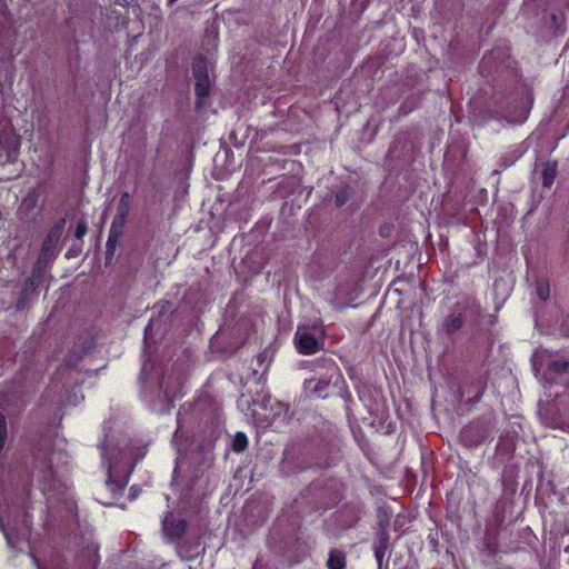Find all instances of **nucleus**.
I'll return each mask as SVG.
<instances>
[{
	"label": "nucleus",
	"instance_id": "1",
	"mask_svg": "<svg viewBox=\"0 0 569 569\" xmlns=\"http://www.w3.org/2000/svg\"><path fill=\"white\" fill-rule=\"evenodd\" d=\"M64 227L66 219L61 218L58 221H56L49 229L42 242L37 261L32 267V271L30 274L32 276V279L37 278L42 280L49 262L53 261L57 258L59 253L58 244L64 230Z\"/></svg>",
	"mask_w": 569,
	"mask_h": 569
},
{
	"label": "nucleus",
	"instance_id": "2",
	"mask_svg": "<svg viewBox=\"0 0 569 569\" xmlns=\"http://www.w3.org/2000/svg\"><path fill=\"white\" fill-rule=\"evenodd\" d=\"M505 519V506L500 501H497L492 509L491 517L486 520L483 532V550L490 557L496 556L499 551V535Z\"/></svg>",
	"mask_w": 569,
	"mask_h": 569
},
{
	"label": "nucleus",
	"instance_id": "3",
	"mask_svg": "<svg viewBox=\"0 0 569 569\" xmlns=\"http://www.w3.org/2000/svg\"><path fill=\"white\" fill-rule=\"evenodd\" d=\"M191 69L192 76L196 80V108L201 109L203 107L202 99L208 98L211 91V81L209 77L207 59L202 54L196 56L192 60Z\"/></svg>",
	"mask_w": 569,
	"mask_h": 569
},
{
	"label": "nucleus",
	"instance_id": "4",
	"mask_svg": "<svg viewBox=\"0 0 569 569\" xmlns=\"http://www.w3.org/2000/svg\"><path fill=\"white\" fill-rule=\"evenodd\" d=\"M76 562L81 569H97L100 563L99 545L92 536L79 537Z\"/></svg>",
	"mask_w": 569,
	"mask_h": 569
},
{
	"label": "nucleus",
	"instance_id": "5",
	"mask_svg": "<svg viewBox=\"0 0 569 569\" xmlns=\"http://www.w3.org/2000/svg\"><path fill=\"white\" fill-rule=\"evenodd\" d=\"M101 457L107 465V480L108 489L113 493H121L128 485L129 473L124 471L123 476L118 477V465L112 457L108 456L107 445L103 442L100 446Z\"/></svg>",
	"mask_w": 569,
	"mask_h": 569
},
{
	"label": "nucleus",
	"instance_id": "6",
	"mask_svg": "<svg viewBox=\"0 0 569 569\" xmlns=\"http://www.w3.org/2000/svg\"><path fill=\"white\" fill-rule=\"evenodd\" d=\"M459 437L465 447L476 448L488 439L489 427L483 421H473L460 430Z\"/></svg>",
	"mask_w": 569,
	"mask_h": 569
},
{
	"label": "nucleus",
	"instance_id": "7",
	"mask_svg": "<svg viewBox=\"0 0 569 569\" xmlns=\"http://www.w3.org/2000/svg\"><path fill=\"white\" fill-rule=\"evenodd\" d=\"M158 386L167 402H173L176 399L183 396V381L181 375L174 371L162 375L158 380Z\"/></svg>",
	"mask_w": 569,
	"mask_h": 569
},
{
	"label": "nucleus",
	"instance_id": "8",
	"mask_svg": "<svg viewBox=\"0 0 569 569\" xmlns=\"http://www.w3.org/2000/svg\"><path fill=\"white\" fill-rule=\"evenodd\" d=\"M388 528L389 519H379L372 546L378 569H381L386 553L390 548V535Z\"/></svg>",
	"mask_w": 569,
	"mask_h": 569
},
{
	"label": "nucleus",
	"instance_id": "9",
	"mask_svg": "<svg viewBox=\"0 0 569 569\" xmlns=\"http://www.w3.org/2000/svg\"><path fill=\"white\" fill-rule=\"evenodd\" d=\"M187 528L188 522L184 519H176L170 513L162 519V531L164 536L176 545L181 541Z\"/></svg>",
	"mask_w": 569,
	"mask_h": 569
},
{
	"label": "nucleus",
	"instance_id": "10",
	"mask_svg": "<svg viewBox=\"0 0 569 569\" xmlns=\"http://www.w3.org/2000/svg\"><path fill=\"white\" fill-rule=\"evenodd\" d=\"M331 373L329 378L307 379L305 388L315 397L325 399L328 397V389L333 376H339V368L331 360Z\"/></svg>",
	"mask_w": 569,
	"mask_h": 569
},
{
	"label": "nucleus",
	"instance_id": "11",
	"mask_svg": "<svg viewBox=\"0 0 569 569\" xmlns=\"http://www.w3.org/2000/svg\"><path fill=\"white\" fill-rule=\"evenodd\" d=\"M123 224H124V218L123 216H117L114 217L112 223H111V227H110V230H109V234H108V239H107V243H106V258L107 260L108 259H111L114 254V251L117 249V246L119 243V240L123 233Z\"/></svg>",
	"mask_w": 569,
	"mask_h": 569
},
{
	"label": "nucleus",
	"instance_id": "12",
	"mask_svg": "<svg viewBox=\"0 0 569 569\" xmlns=\"http://www.w3.org/2000/svg\"><path fill=\"white\" fill-rule=\"evenodd\" d=\"M41 281V279H32V276L26 279L20 291L19 298L16 302L17 311H24L29 309L31 299L34 296L37 288L39 287Z\"/></svg>",
	"mask_w": 569,
	"mask_h": 569
},
{
	"label": "nucleus",
	"instance_id": "13",
	"mask_svg": "<svg viewBox=\"0 0 569 569\" xmlns=\"http://www.w3.org/2000/svg\"><path fill=\"white\" fill-rule=\"evenodd\" d=\"M296 347L300 355L310 356L321 349V342L310 332H297Z\"/></svg>",
	"mask_w": 569,
	"mask_h": 569
},
{
	"label": "nucleus",
	"instance_id": "14",
	"mask_svg": "<svg viewBox=\"0 0 569 569\" xmlns=\"http://www.w3.org/2000/svg\"><path fill=\"white\" fill-rule=\"evenodd\" d=\"M466 316L462 312H452L446 316L441 323V330L447 336L457 333L465 325Z\"/></svg>",
	"mask_w": 569,
	"mask_h": 569
},
{
	"label": "nucleus",
	"instance_id": "15",
	"mask_svg": "<svg viewBox=\"0 0 569 569\" xmlns=\"http://www.w3.org/2000/svg\"><path fill=\"white\" fill-rule=\"evenodd\" d=\"M486 389H487V378L486 377L480 376L477 379H475L466 390V392L468 395H472L469 398L468 402L472 406L480 402L485 395Z\"/></svg>",
	"mask_w": 569,
	"mask_h": 569
},
{
	"label": "nucleus",
	"instance_id": "16",
	"mask_svg": "<svg viewBox=\"0 0 569 569\" xmlns=\"http://www.w3.org/2000/svg\"><path fill=\"white\" fill-rule=\"evenodd\" d=\"M200 542L188 543L187 541H180L177 543V551L179 556L187 560L192 561L199 556Z\"/></svg>",
	"mask_w": 569,
	"mask_h": 569
},
{
	"label": "nucleus",
	"instance_id": "17",
	"mask_svg": "<svg viewBox=\"0 0 569 569\" xmlns=\"http://www.w3.org/2000/svg\"><path fill=\"white\" fill-rule=\"evenodd\" d=\"M347 567V557L346 553L338 549H332L329 551V557L327 560L328 569H346Z\"/></svg>",
	"mask_w": 569,
	"mask_h": 569
},
{
	"label": "nucleus",
	"instance_id": "18",
	"mask_svg": "<svg viewBox=\"0 0 569 569\" xmlns=\"http://www.w3.org/2000/svg\"><path fill=\"white\" fill-rule=\"evenodd\" d=\"M36 569H68L67 561L59 557L52 558L48 565L42 566L36 556L31 555Z\"/></svg>",
	"mask_w": 569,
	"mask_h": 569
},
{
	"label": "nucleus",
	"instance_id": "19",
	"mask_svg": "<svg viewBox=\"0 0 569 569\" xmlns=\"http://www.w3.org/2000/svg\"><path fill=\"white\" fill-rule=\"evenodd\" d=\"M566 16L563 12L550 14V28L553 29L556 36L563 34L566 32Z\"/></svg>",
	"mask_w": 569,
	"mask_h": 569
},
{
	"label": "nucleus",
	"instance_id": "20",
	"mask_svg": "<svg viewBox=\"0 0 569 569\" xmlns=\"http://www.w3.org/2000/svg\"><path fill=\"white\" fill-rule=\"evenodd\" d=\"M345 288L343 286H338L335 291V298L331 299L330 303L336 310L346 309L349 303L352 301V298L342 299Z\"/></svg>",
	"mask_w": 569,
	"mask_h": 569
},
{
	"label": "nucleus",
	"instance_id": "21",
	"mask_svg": "<svg viewBox=\"0 0 569 569\" xmlns=\"http://www.w3.org/2000/svg\"><path fill=\"white\" fill-rule=\"evenodd\" d=\"M249 445L248 437L244 432H237L232 439L231 449L233 452L240 453L243 452Z\"/></svg>",
	"mask_w": 569,
	"mask_h": 569
},
{
	"label": "nucleus",
	"instance_id": "22",
	"mask_svg": "<svg viewBox=\"0 0 569 569\" xmlns=\"http://www.w3.org/2000/svg\"><path fill=\"white\" fill-rule=\"evenodd\" d=\"M352 189L350 186L341 187L335 194V204L338 208L343 207L351 198Z\"/></svg>",
	"mask_w": 569,
	"mask_h": 569
},
{
	"label": "nucleus",
	"instance_id": "23",
	"mask_svg": "<svg viewBox=\"0 0 569 569\" xmlns=\"http://www.w3.org/2000/svg\"><path fill=\"white\" fill-rule=\"evenodd\" d=\"M556 176V164H547L542 170V186L546 188H550L555 182Z\"/></svg>",
	"mask_w": 569,
	"mask_h": 569
},
{
	"label": "nucleus",
	"instance_id": "24",
	"mask_svg": "<svg viewBox=\"0 0 569 569\" xmlns=\"http://www.w3.org/2000/svg\"><path fill=\"white\" fill-rule=\"evenodd\" d=\"M569 368V362L566 360H552L548 363V371L556 375L565 373Z\"/></svg>",
	"mask_w": 569,
	"mask_h": 569
},
{
	"label": "nucleus",
	"instance_id": "25",
	"mask_svg": "<svg viewBox=\"0 0 569 569\" xmlns=\"http://www.w3.org/2000/svg\"><path fill=\"white\" fill-rule=\"evenodd\" d=\"M153 369V365L150 362V361H144V363L142 365V368H141V371H140V375H139V379L146 383L148 380L151 379V373L150 371Z\"/></svg>",
	"mask_w": 569,
	"mask_h": 569
},
{
	"label": "nucleus",
	"instance_id": "26",
	"mask_svg": "<svg viewBox=\"0 0 569 569\" xmlns=\"http://www.w3.org/2000/svg\"><path fill=\"white\" fill-rule=\"evenodd\" d=\"M88 231V222L84 218L80 219L77 223L76 230H74V237L77 239H82Z\"/></svg>",
	"mask_w": 569,
	"mask_h": 569
},
{
	"label": "nucleus",
	"instance_id": "27",
	"mask_svg": "<svg viewBox=\"0 0 569 569\" xmlns=\"http://www.w3.org/2000/svg\"><path fill=\"white\" fill-rule=\"evenodd\" d=\"M537 296L541 300H547L550 296V288L548 282H540L537 286Z\"/></svg>",
	"mask_w": 569,
	"mask_h": 569
},
{
	"label": "nucleus",
	"instance_id": "28",
	"mask_svg": "<svg viewBox=\"0 0 569 569\" xmlns=\"http://www.w3.org/2000/svg\"><path fill=\"white\" fill-rule=\"evenodd\" d=\"M529 109L530 107L523 106L519 109L518 112H516L515 114H510V118L515 121L523 122L528 118Z\"/></svg>",
	"mask_w": 569,
	"mask_h": 569
},
{
	"label": "nucleus",
	"instance_id": "29",
	"mask_svg": "<svg viewBox=\"0 0 569 569\" xmlns=\"http://www.w3.org/2000/svg\"><path fill=\"white\" fill-rule=\"evenodd\" d=\"M498 54H499V51H498V50H497V51H496V50H492V51L490 52V54L485 56V57H483V59H482V61H481V67H485L491 58H496Z\"/></svg>",
	"mask_w": 569,
	"mask_h": 569
},
{
	"label": "nucleus",
	"instance_id": "30",
	"mask_svg": "<svg viewBox=\"0 0 569 569\" xmlns=\"http://www.w3.org/2000/svg\"><path fill=\"white\" fill-rule=\"evenodd\" d=\"M160 307L159 315L166 313L171 308V302L164 301L158 305Z\"/></svg>",
	"mask_w": 569,
	"mask_h": 569
},
{
	"label": "nucleus",
	"instance_id": "31",
	"mask_svg": "<svg viewBox=\"0 0 569 569\" xmlns=\"http://www.w3.org/2000/svg\"><path fill=\"white\" fill-rule=\"evenodd\" d=\"M187 497H193V486L188 488V492L186 493Z\"/></svg>",
	"mask_w": 569,
	"mask_h": 569
},
{
	"label": "nucleus",
	"instance_id": "32",
	"mask_svg": "<svg viewBox=\"0 0 569 569\" xmlns=\"http://www.w3.org/2000/svg\"><path fill=\"white\" fill-rule=\"evenodd\" d=\"M48 472L50 473V476H53V473H54V472H53L52 467H49V468H48Z\"/></svg>",
	"mask_w": 569,
	"mask_h": 569
},
{
	"label": "nucleus",
	"instance_id": "33",
	"mask_svg": "<svg viewBox=\"0 0 569 569\" xmlns=\"http://www.w3.org/2000/svg\"><path fill=\"white\" fill-rule=\"evenodd\" d=\"M14 142V149L19 146V141L17 139L13 140Z\"/></svg>",
	"mask_w": 569,
	"mask_h": 569
},
{
	"label": "nucleus",
	"instance_id": "34",
	"mask_svg": "<svg viewBox=\"0 0 569 569\" xmlns=\"http://www.w3.org/2000/svg\"><path fill=\"white\" fill-rule=\"evenodd\" d=\"M168 1V4H172L174 2H177L178 0H167Z\"/></svg>",
	"mask_w": 569,
	"mask_h": 569
},
{
	"label": "nucleus",
	"instance_id": "35",
	"mask_svg": "<svg viewBox=\"0 0 569 569\" xmlns=\"http://www.w3.org/2000/svg\"><path fill=\"white\" fill-rule=\"evenodd\" d=\"M252 569H258V560L254 562L253 565V568Z\"/></svg>",
	"mask_w": 569,
	"mask_h": 569
},
{
	"label": "nucleus",
	"instance_id": "36",
	"mask_svg": "<svg viewBox=\"0 0 569 569\" xmlns=\"http://www.w3.org/2000/svg\"><path fill=\"white\" fill-rule=\"evenodd\" d=\"M123 198H128V193L123 194V197L121 198V203L123 202Z\"/></svg>",
	"mask_w": 569,
	"mask_h": 569
},
{
	"label": "nucleus",
	"instance_id": "37",
	"mask_svg": "<svg viewBox=\"0 0 569 569\" xmlns=\"http://www.w3.org/2000/svg\"><path fill=\"white\" fill-rule=\"evenodd\" d=\"M318 467L325 468V465L317 463Z\"/></svg>",
	"mask_w": 569,
	"mask_h": 569
}]
</instances>
